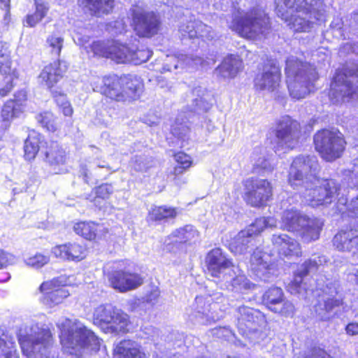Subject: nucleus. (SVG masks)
I'll list each match as a JSON object with an SVG mask.
<instances>
[{
  "instance_id": "nucleus-43",
  "label": "nucleus",
  "mask_w": 358,
  "mask_h": 358,
  "mask_svg": "<svg viewBox=\"0 0 358 358\" xmlns=\"http://www.w3.org/2000/svg\"><path fill=\"white\" fill-rule=\"evenodd\" d=\"M248 243L249 236L238 234L229 243V249L235 254H243L247 251Z\"/></svg>"
},
{
  "instance_id": "nucleus-31",
  "label": "nucleus",
  "mask_w": 358,
  "mask_h": 358,
  "mask_svg": "<svg viewBox=\"0 0 358 358\" xmlns=\"http://www.w3.org/2000/svg\"><path fill=\"white\" fill-rule=\"evenodd\" d=\"M323 227L324 222L320 218L306 215L299 235L305 243L315 241L320 238Z\"/></svg>"
},
{
  "instance_id": "nucleus-57",
  "label": "nucleus",
  "mask_w": 358,
  "mask_h": 358,
  "mask_svg": "<svg viewBox=\"0 0 358 358\" xmlns=\"http://www.w3.org/2000/svg\"><path fill=\"white\" fill-rule=\"evenodd\" d=\"M134 55L136 56V59L138 60L139 63L145 62L149 58L148 52L144 50H136L133 52L130 51L129 57L134 58Z\"/></svg>"
},
{
  "instance_id": "nucleus-17",
  "label": "nucleus",
  "mask_w": 358,
  "mask_h": 358,
  "mask_svg": "<svg viewBox=\"0 0 358 358\" xmlns=\"http://www.w3.org/2000/svg\"><path fill=\"white\" fill-rule=\"evenodd\" d=\"M302 134L301 124L289 115L282 117L275 124V136L278 143L289 150L296 148Z\"/></svg>"
},
{
  "instance_id": "nucleus-5",
  "label": "nucleus",
  "mask_w": 358,
  "mask_h": 358,
  "mask_svg": "<svg viewBox=\"0 0 358 358\" xmlns=\"http://www.w3.org/2000/svg\"><path fill=\"white\" fill-rule=\"evenodd\" d=\"M315 150L326 162H333L343 155L347 146L344 135L338 129H322L313 136Z\"/></svg>"
},
{
  "instance_id": "nucleus-49",
  "label": "nucleus",
  "mask_w": 358,
  "mask_h": 358,
  "mask_svg": "<svg viewBox=\"0 0 358 358\" xmlns=\"http://www.w3.org/2000/svg\"><path fill=\"white\" fill-rule=\"evenodd\" d=\"M94 197L93 199L94 202H99L100 200H106L109 199L110 196L113 193L112 187L110 185L107 183H103L99 186L96 187L94 189Z\"/></svg>"
},
{
  "instance_id": "nucleus-21",
  "label": "nucleus",
  "mask_w": 358,
  "mask_h": 358,
  "mask_svg": "<svg viewBox=\"0 0 358 358\" xmlns=\"http://www.w3.org/2000/svg\"><path fill=\"white\" fill-rule=\"evenodd\" d=\"M53 256L66 262H79L85 259L88 255V248L86 244L70 241L56 245L52 248Z\"/></svg>"
},
{
  "instance_id": "nucleus-41",
  "label": "nucleus",
  "mask_w": 358,
  "mask_h": 358,
  "mask_svg": "<svg viewBox=\"0 0 358 358\" xmlns=\"http://www.w3.org/2000/svg\"><path fill=\"white\" fill-rule=\"evenodd\" d=\"M222 66L231 78H234L243 68V59L238 55L229 54L222 62Z\"/></svg>"
},
{
  "instance_id": "nucleus-9",
  "label": "nucleus",
  "mask_w": 358,
  "mask_h": 358,
  "mask_svg": "<svg viewBox=\"0 0 358 358\" xmlns=\"http://www.w3.org/2000/svg\"><path fill=\"white\" fill-rule=\"evenodd\" d=\"M317 160L314 156L301 155L296 157L287 172V183L294 189L309 187L317 177Z\"/></svg>"
},
{
  "instance_id": "nucleus-22",
  "label": "nucleus",
  "mask_w": 358,
  "mask_h": 358,
  "mask_svg": "<svg viewBox=\"0 0 358 358\" xmlns=\"http://www.w3.org/2000/svg\"><path fill=\"white\" fill-rule=\"evenodd\" d=\"M357 92L358 87L353 85L347 72L344 70H337L330 85V92L332 96L336 99L341 98L343 100L351 99L357 94Z\"/></svg>"
},
{
  "instance_id": "nucleus-37",
  "label": "nucleus",
  "mask_w": 358,
  "mask_h": 358,
  "mask_svg": "<svg viewBox=\"0 0 358 358\" xmlns=\"http://www.w3.org/2000/svg\"><path fill=\"white\" fill-rule=\"evenodd\" d=\"M38 123L48 133H58L61 129V122L58 117L50 110L39 113L36 117Z\"/></svg>"
},
{
  "instance_id": "nucleus-61",
  "label": "nucleus",
  "mask_w": 358,
  "mask_h": 358,
  "mask_svg": "<svg viewBox=\"0 0 358 358\" xmlns=\"http://www.w3.org/2000/svg\"><path fill=\"white\" fill-rule=\"evenodd\" d=\"M357 255H358V248H357Z\"/></svg>"
},
{
  "instance_id": "nucleus-23",
  "label": "nucleus",
  "mask_w": 358,
  "mask_h": 358,
  "mask_svg": "<svg viewBox=\"0 0 358 358\" xmlns=\"http://www.w3.org/2000/svg\"><path fill=\"white\" fill-rule=\"evenodd\" d=\"M73 232L90 242H98L108 234L103 224L92 220H78L73 224Z\"/></svg>"
},
{
  "instance_id": "nucleus-46",
  "label": "nucleus",
  "mask_w": 358,
  "mask_h": 358,
  "mask_svg": "<svg viewBox=\"0 0 358 358\" xmlns=\"http://www.w3.org/2000/svg\"><path fill=\"white\" fill-rule=\"evenodd\" d=\"M110 43V40L94 41L90 45V49L94 56L107 58Z\"/></svg>"
},
{
  "instance_id": "nucleus-45",
  "label": "nucleus",
  "mask_w": 358,
  "mask_h": 358,
  "mask_svg": "<svg viewBox=\"0 0 358 358\" xmlns=\"http://www.w3.org/2000/svg\"><path fill=\"white\" fill-rule=\"evenodd\" d=\"M49 262V255L41 252H36L25 259L26 264L34 268H41L48 264Z\"/></svg>"
},
{
  "instance_id": "nucleus-20",
  "label": "nucleus",
  "mask_w": 358,
  "mask_h": 358,
  "mask_svg": "<svg viewBox=\"0 0 358 358\" xmlns=\"http://www.w3.org/2000/svg\"><path fill=\"white\" fill-rule=\"evenodd\" d=\"M200 233L191 224L175 229L167 236L165 246L169 252H175L183 248L192 246L199 240Z\"/></svg>"
},
{
  "instance_id": "nucleus-55",
  "label": "nucleus",
  "mask_w": 358,
  "mask_h": 358,
  "mask_svg": "<svg viewBox=\"0 0 358 358\" xmlns=\"http://www.w3.org/2000/svg\"><path fill=\"white\" fill-rule=\"evenodd\" d=\"M343 304L341 300L334 297L329 298L324 301V306L327 312H330L336 307H339Z\"/></svg>"
},
{
  "instance_id": "nucleus-15",
  "label": "nucleus",
  "mask_w": 358,
  "mask_h": 358,
  "mask_svg": "<svg viewBox=\"0 0 358 358\" xmlns=\"http://www.w3.org/2000/svg\"><path fill=\"white\" fill-rule=\"evenodd\" d=\"M68 70V66L59 59L44 65L36 77L38 85L49 91L51 95L62 92L59 85Z\"/></svg>"
},
{
  "instance_id": "nucleus-54",
  "label": "nucleus",
  "mask_w": 358,
  "mask_h": 358,
  "mask_svg": "<svg viewBox=\"0 0 358 358\" xmlns=\"http://www.w3.org/2000/svg\"><path fill=\"white\" fill-rule=\"evenodd\" d=\"M345 213L349 218L358 219V196L351 200Z\"/></svg>"
},
{
  "instance_id": "nucleus-25",
  "label": "nucleus",
  "mask_w": 358,
  "mask_h": 358,
  "mask_svg": "<svg viewBox=\"0 0 358 358\" xmlns=\"http://www.w3.org/2000/svg\"><path fill=\"white\" fill-rule=\"evenodd\" d=\"M271 241L278 257L281 259L301 257L303 255L301 245L299 241L286 234H273Z\"/></svg>"
},
{
  "instance_id": "nucleus-47",
  "label": "nucleus",
  "mask_w": 358,
  "mask_h": 358,
  "mask_svg": "<svg viewBox=\"0 0 358 358\" xmlns=\"http://www.w3.org/2000/svg\"><path fill=\"white\" fill-rule=\"evenodd\" d=\"M2 80L0 82V98L8 96L14 89L15 84V80L19 77L13 75H1Z\"/></svg>"
},
{
  "instance_id": "nucleus-24",
  "label": "nucleus",
  "mask_w": 358,
  "mask_h": 358,
  "mask_svg": "<svg viewBox=\"0 0 358 358\" xmlns=\"http://www.w3.org/2000/svg\"><path fill=\"white\" fill-rule=\"evenodd\" d=\"M205 264L208 273L214 278H220L225 270L234 266L233 260L220 248H213L206 254Z\"/></svg>"
},
{
  "instance_id": "nucleus-27",
  "label": "nucleus",
  "mask_w": 358,
  "mask_h": 358,
  "mask_svg": "<svg viewBox=\"0 0 358 358\" xmlns=\"http://www.w3.org/2000/svg\"><path fill=\"white\" fill-rule=\"evenodd\" d=\"M333 245L341 252H352L357 255L358 231L347 229L338 231L333 238Z\"/></svg>"
},
{
  "instance_id": "nucleus-7",
  "label": "nucleus",
  "mask_w": 358,
  "mask_h": 358,
  "mask_svg": "<svg viewBox=\"0 0 358 358\" xmlns=\"http://www.w3.org/2000/svg\"><path fill=\"white\" fill-rule=\"evenodd\" d=\"M281 1L287 9L292 10V13L289 16H285L277 6L275 10L278 15L284 20L294 32L309 31L313 25L312 16L316 11L313 5L308 0Z\"/></svg>"
},
{
  "instance_id": "nucleus-2",
  "label": "nucleus",
  "mask_w": 358,
  "mask_h": 358,
  "mask_svg": "<svg viewBox=\"0 0 358 358\" xmlns=\"http://www.w3.org/2000/svg\"><path fill=\"white\" fill-rule=\"evenodd\" d=\"M59 338L62 348L76 357H81L85 350L97 352L101 345V339L91 329L70 320L60 324Z\"/></svg>"
},
{
  "instance_id": "nucleus-19",
  "label": "nucleus",
  "mask_w": 358,
  "mask_h": 358,
  "mask_svg": "<svg viewBox=\"0 0 358 358\" xmlns=\"http://www.w3.org/2000/svg\"><path fill=\"white\" fill-rule=\"evenodd\" d=\"M27 93L24 90H19L13 97L6 100L0 111V128H8L13 121L20 118L25 111Z\"/></svg>"
},
{
  "instance_id": "nucleus-12",
  "label": "nucleus",
  "mask_w": 358,
  "mask_h": 358,
  "mask_svg": "<svg viewBox=\"0 0 358 358\" xmlns=\"http://www.w3.org/2000/svg\"><path fill=\"white\" fill-rule=\"evenodd\" d=\"M69 276L61 275L44 280L38 287L41 296L40 301L44 305L53 308L64 302L70 296L66 287L70 285Z\"/></svg>"
},
{
  "instance_id": "nucleus-38",
  "label": "nucleus",
  "mask_w": 358,
  "mask_h": 358,
  "mask_svg": "<svg viewBox=\"0 0 358 358\" xmlns=\"http://www.w3.org/2000/svg\"><path fill=\"white\" fill-rule=\"evenodd\" d=\"M176 163L170 175L173 180L179 179L180 175L185 173L193 164V160L190 155L183 151L175 152L173 155Z\"/></svg>"
},
{
  "instance_id": "nucleus-3",
  "label": "nucleus",
  "mask_w": 358,
  "mask_h": 358,
  "mask_svg": "<svg viewBox=\"0 0 358 358\" xmlns=\"http://www.w3.org/2000/svg\"><path fill=\"white\" fill-rule=\"evenodd\" d=\"M233 17L229 29L240 37L255 40L271 28V18L264 10L256 7Z\"/></svg>"
},
{
  "instance_id": "nucleus-30",
  "label": "nucleus",
  "mask_w": 358,
  "mask_h": 358,
  "mask_svg": "<svg viewBox=\"0 0 358 358\" xmlns=\"http://www.w3.org/2000/svg\"><path fill=\"white\" fill-rule=\"evenodd\" d=\"M238 313L237 324L239 329L246 331H250L259 323L262 313L260 310L246 306H239Z\"/></svg>"
},
{
  "instance_id": "nucleus-32",
  "label": "nucleus",
  "mask_w": 358,
  "mask_h": 358,
  "mask_svg": "<svg viewBox=\"0 0 358 358\" xmlns=\"http://www.w3.org/2000/svg\"><path fill=\"white\" fill-rule=\"evenodd\" d=\"M318 264L315 260L306 259L302 264L301 270L296 272L293 279L287 285L288 291L292 294H300L302 291L306 290L303 279L307 276L310 269L317 268Z\"/></svg>"
},
{
  "instance_id": "nucleus-34",
  "label": "nucleus",
  "mask_w": 358,
  "mask_h": 358,
  "mask_svg": "<svg viewBox=\"0 0 358 358\" xmlns=\"http://www.w3.org/2000/svg\"><path fill=\"white\" fill-rule=\"evenodd\" d=\"M306 215L302 214L296 209L285 210L281 217V229L289 232H298L300 231Z\"/></svg>"
},
{
  "instance_id": "nucleus-14",
  "label": "nucleus",
  "mask_w": 358,
  "mask_h": 358,
  "mask_svg": "<svg viewBox=\"0 0 358 358\" xmlns=\"http://www.w3.org/2000/svg\"><path fill=\"white\" fill-rule=\"evenodd\" d=\"M285 71L290 96L298 100L304 98L308 92H302L297 87L298 84L306 88L310 85L307 64L299 60H293L287 64Z\"/></svg>"
},
{
  "instance_id": "nucleus-48",
  "label": "nucleus",
  "mask_w": 358,
  "mask_h": 358,
  "mask_svg": "<svg viewBox=\"0 0 358 358\" xmlns=\"http://www.w3.org/2000/svg\"><path fill=\"white\" fill-rule=\"evenodd\" d=\"M15 355V342L0 337V358H13Z\"/></svg>"
},
{
  "instance_id": "nucleus-36",
  "label": "nucleus",
  "mask_w": 358,
  "mask_h": 358,
  "mask_svg": "<svg viewBox=\"0 0 358 358\" xmlns=\"http://www.w3.org/2000/svg\"><path fill=\"white\" fill-rule=\"evenodd\" d=\"M43 142V136L40 133L34 130L31 131L24 142V159L28 162L34 160L40 150Z\"/></svg>"
},
{
  "instance_id": "nucleus-58",
  "label": "nucleus",
  "mask_w": 358,
  "mask_h": 358,
  "mask_svg": "<svg viewBox=\"0 0 358 358\" xmlns=\"http://www.w3.org/2000/svg\"><path fill=\"white\" fill-rule=\"evenodd\" d=\"M347 334L350 336L358 335V323L350 322L345 327Z\"/></svg>"
},
{
  "instance_id": "nucleus-1",
  "label": "nucleus",
  "mask_w": 358,
  "mask_h": 358,
  "mask_svg": "<svg viewBox=\"0 0 358 358\" xmlns=\"http://www.w3.org/2000/svg\"><path fill=\"white\" fill-rule=\"evenodd\" d=\"M144 90L142 79L131 73H108L99 78L94 91L115 103H132L140 99Z\"/></svg>"
},
{
  "instance_id": "nucleus-18",
  "label": "nucleus",
  "mask_w": 358,
  "mask_h": 358,
  "mask_svg": "<svg viewBox=\"0 0 358 358\" xmlns=\"http://www.w3.org/2000/svg\"><path fill=\"white\" fill-rule=\"evenodd\" d=\"M107 279L110 286L120 293L134 290L144 283V278L140 273L126 270L122 266L109 271Z\"/></svg>"
},
{
  "instance_id": "nucleus-16",
  "label": "nucleus",
  "mask_w": 358,
  "mask_h": 358,
  "mask_svg": "<svg viewBox=\"0 0 358 358\" xmlns=\"http://www.w3.org/2000/svg\"><path fill=\"white\" fill-rule=\"evenodd\" d=\"M18 343L22 354L27 357L43 358L47 350L52 346L54 339L50 329H43L35 339L31 335H20Z\"/></svg>"
},
{
  "instance_id": "nucleus-29",
  "label": "nucleus",
  "mask_w": 358,
  "mask_h": 358,
  "mask_svg": "<svg viewBox=\"0 0 358 358\" xmlns=\"http://www.w3.org/2000/svg\"><path fill=\"white\" fill-rule=\"evenodd\" d=\"M42 153L44 155V160L51 166L64 165L68 160L66 150L57 141H45Z\"/></svg>"
},
{
  "instance_id": "nucleus-52",
  "label": "nucleus",
  "mask_w": 358,
  "mask_h": 358,
  "mask_svg": "<svg viewBox=\"0 0 358 358\" xmlns=\"http://www.w3.org/2000/svg\"><path fill=\"white\" fill-rule=\"evenodd\" d=\"M160 294V290L157 287H153L142 297V303L151 306H155L159 301Z\"/></svg>"
},
{
  "instance_id": "nucleus-51",
  "label": "nucleus",
  "mask_w": 358,
  "mask_h": 358,
  "mask_svg": "<svg viewBox=\"0 0 358 358\" xmlns=\"http://www.w3.org/2000/svg\"><path fill=\"white\" fill-rule=\"evenodd\" d=\"M47 43L51 48V52L59 56L63 48L64 40L62 37L52 34L47 38Z\"/></svg>"
},
{
  "instance_id": "nucleus-6",
  "label": "nucleus",
  "mask_w": 358,
  "mask_h": 358,
  "mask_svg": "<svg viewBox=\"0 0 358 358\" xmlns=\"http://www.w3.org/2000/svg\"><path fill=\"white\" fill-rule=\"evenodd\" d=\"M130 27L138 38L150 39L163 31V20L159 13L133 6L129 10Z\"/></svg>"
},
{
  "instance_id": "nucleus-62",
  "label": "nucleus",
  "mask_w": 358,
  "mask_h": 358,
  "mask_svg": "<svg viewBox=\"0 0 358 358\" xmlns=\"http://www.w3.org/2000/svg\"><path fill=\"white\" fill-rule=\"evenodd\" d=\"M2 280H0V282H1Z\"/></svg>"
},
{
  "instance_id": "nucleus-26",
  "label": "nucleus",
  "mask_w": 358,
  "mask_h": 358,
  "mask_svg": "<svg viewBox=\"0 0 358 358\" xmlns=\"http://www.w3.org/2000/svg\"><path fill=\"white\" fill-rule=\"evenodd\" d=\"M83 13L90 17H101L113 12L115 0H78Z\"/></svg>"
},
{
  "instance_id": "nucleus-13",
  "label": "nucleus",
  "mask_w": 358,
  "mask_h": 358,
  "mask_svg": "<svg viewBox=\"0 0 358 358\" xmlns=\"http://www.w3.org/2000/svg\"><path fill=\"white\" fill-rule=\"evenodd\" d=\"M261 303L269 311L285 317H293L296 313L294 303L286 299L284 291L278 286H271L263 292Z\"/></svg>"
},
{
  "instance_id": "nucleus-8",
  "label": "nucleus",
  "mask_w": 358,
  "mask_h": 358,
  "mask_svg": "<svg viewBox=\"0 0 358 358\" xmlns=\"http://www.w3.org/2000/svg\"><path fill=\"white\" fill-rule=\"evenodd\" d=\"M242 198L247 206L255 208H264L273 199V185L271 180L256 176L242 181Z\"/></svg>"
},
{
  "instance_id": "nucleus-40",
  "label": "nucleus",
  "mask_w": 358,
  "mask_h": 358,
  "mask_svg": "<svg viewBox=\"0 0 358 358\" xmlns=\"http://www.w3.org/2000/svg\"><path fill=\"white\" fill-rule=\"evenodd\" d=\"M34 5V12L25 17L26 26L29 27H34L41 22L49 11V6L45 2L35 1Z\"/></svg>"
},
{
  "instance_id": "nucleus-60",
  "label": "nucleus",
  "mask_w": 358,
  "mask_h": 358,
  "mask_svg": "<svg viewBox=\"0 0 358 358\" xmlns=\"http://www.w3.org/2000/svg\"><path fill=\"white\" fill-rule=\"evenodd\" d=\"M196 300L199 303H203L204 305H207L208 308H209L210 306V305H211V303L208 300H207L206 299L203 300L202 298H199V299L198 297H196Z\"/></svg>"
},
{
  "instance_id": "nucleus-35",
  "label": "nucleus",
  "mask_w": 358,
  "mask_h": 358,
  "mask_svg": "<svg viewBox=\"0 0 358 358\" xmlns=\"http://www.w3.org/2000/svg\"><path fill=\"white\" fill-rule=\"evenodd\" d=\"M10 45L4 41H0V74L13 75L19 77L17 69L13 66Z\"/></svg>"
},
{
  "instance_id": "nucleus-56",
  "label": "nucleus",
  "mask_w": 358,
  "mask_h": 358,
  "mask_svg": "<svg viewBox=\"0 0 358 358\" xmlns=\"http://www.w3.org/2000/svg\"><path fill=\"white\" fill-rule=\"evenodd\" d=\"M236 281L241 291L252 290L256 287V285L247 278L237 279Z\"/></svg>"
},
{
  "instance_id": "nucleus-39",
  "label": "nucleus",
  "mask_w": 358,
  "mask_h": 358,
  "mask_svg": "<svg viewBox=\"0 0 358 358\" xmlns=\"http://www.w3.org/2000/svg\"><path fill=\"white\" fill-rule=\"evenodd\" d=\"M130 56L129 48L116 41H110L107 59H111L117 63H124Z\"/></svg>"
},
{
  "instance_id": "nucleus-4",
  "label": "nucleus",
  "mask_w": 358,
  "mask_h": 358,
  "mask_svg": "<svg viewBox=\"0 0 358 358\" xmlns=\"http://www.w3.org/2000/svg\"><path fill=\"white\" fill-rule=\"evenodd\" d=\"M93 323L105 334L124 336L132 331L130 316L121 309L110 304H102L93 313Z\"/></svg>"
},
{
  "instance_id": "nucleus-42",
  "label": "nucleus",
  "mask_w": 358,
  "mask_h": 358,
  "mask_svg": "<svg viewBox=\"0 0 358 358\" xmlns=\"http://www.w3.org/2000/svg\"><path fill=\"white\" fill-rule=\"evenodd\" d=\"M56 105L65 117H71L73 113V107L68 100L66 94L63 92H55L51 95Z\"/></svg>"
},
{
  "instance_id": "nucleus-44",
  "label": "nucleus",
  "mask_w": 358,
  "mask_h": 358,
  "mask_svg": "<svg viewBox=\"0 0 358 358\" xmlns=\"http://www.w3.org/2000/svg\"><path fill=\"white\" fill-rule=\"evenodd\" d=\"M206 25L199 20L189 21L184 29V31L191 39L198 38L201 36L204 28Z\"/></svg>"
},
{
  "instance_id": "nucleus-50",
  "label": "nucleus",
  "mask_w": 358,
  "mask_h": 358,
  "mask_svg": "<svg viewBox=\"0 0 358 358\" xmlns=\"http://www.w3.org/2000/svg\"><path fill=\"white\" fill-rule=\"evenodd\" d=\"M303 358H333L323 348L317 345L310 348L303 355Z\"/></svg>"
},
{
  "instance_id": "nucleus-10",
  "label": "nucleus",
  "mask_w": 358,
  "mask_h": 358,
  "mask_svg": "<svg viewBox=\"0 0 358 358\" xmlns=\"http://www.w3.org/2000/svg\"><path fill=\"white\" fill-rule=\"evenodd\" d=\"M340 190L341 185L336 180L317 176L313 185L304 188L301 196L307 205L316 208L331 203Z\"/></svg>"
},
{
  "instance_id": "nucleus-33",
  "label": "nucleus",
  "mask_w": 358,
  "mask_h": 358,
  "mask_svg": "<svg viewBox=\"0 0 358 358\" xmlns=\"http://www.w3.org/2000/svg\"><path fill=\"white\" fill-rule=\"evenodd\" d=\"M178 215L176 207L167 205L154 206L148 210L146 220L148 223L161 224L176 219Z\"/></svg>"
},
{
  "instance_id": "nucleus-59",
  "label": "nucleus",
  "mask_w": 358,
  "mask_h": 358,
  "mask_svg": "<svg viewBox=\"0 0 358 358\" xmlns=\"http://www.w3.org/2000/svg\"><path fill=\"white\" fill-rule=\"evenodd\" d=\"M0 4L3 6L1 8L5 10L6 13L8 14L10 9V0H0Z\"/></svg>"
},
{
  "instance_id": "nucleus-28",
  "label": "nucleus",
  "mask_w": 358,
  "mask_h": 358,
  "mask_svg": "<svg viewBox=\"0 0 358 358\" xmlns=\"http://www.w3.org/2000/svg\"><path fill=\"white\" fill-rule=\"evenodd\" d=\"M113 358H148V355L136 341L124 338L114 347Z\"/></svg>"
},
{
  "instance_id": "nucleus-53",
  "label": "nucleus",
  "mask_w": 358,
  "mask_h": 358,
  "mask_svg": "<svg viewBox=\"0 0 358 358\" xmlns=\"http://www.w3.org/2000/svg\"><path fill=\"white\" fill-rule=\"evenodd\" d=\"M15 260L13 254L0 248V269L12 266Z\"/></svg>"
},
{
  "instance_id": "nucleus-11",
  "label": "nucleus",
  "mask_w": 358,
  "mask_h": 358,
  "mask_svg": "<svg viewBox=\"0 0 358 358\" xmlns=\"http://www.w3.org/2000/svg\"><path fill=\"white\" fill-rule=\"evenodd\" d=\"M282 80L281 68L277 60L266 57L257 67V73L253 79V86L256 91H278Z\"/></svg>"
}]
</instances>
